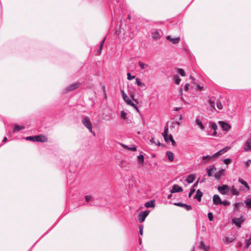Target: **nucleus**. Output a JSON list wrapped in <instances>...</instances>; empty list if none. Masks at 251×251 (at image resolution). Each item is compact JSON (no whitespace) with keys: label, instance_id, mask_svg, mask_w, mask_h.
Returning <instances> with one entry per match:
<instances>
[{"label":"nucleus","instance_id":"obj_25","mask_svg":"<svg viewBox=\"0 0 251 251\" xmlns=\"http://www.w3.org/2000/svg\"><path fill=\"white\" fill-rule=\"evenodd\" d=\"M135 83L138 86L141 87H145V84L144 83H143L141 82L140 78H136L135 80Z\"/></svg>","mask_w":251,"mask_h":251},{"label":"nucleus","instance_id":"obj_63","mask_svg":"<svg viewBox=\"0 0 251 251\" xmlns=\"http://www.w3.org/2000/svg\"><path fill=\"white\" fill-rule=\"evenodd\" d=\"M155 145L157 146H160L161 145V144L159 141H157V142L156 143Z\"/></svg>","mask_w":251,"mask_h":251},{"label":"nucleus","instance_id":"obj_53","mask_svg":"<svg viewBox=\"0 0 251 251\" xmlns=\"http://www.w3.org/2000/svg\"><path fill=\"white\" fill-rule=\"evenodd\" d=\"M203 250L204 251H208L210 249V247L209 246H207L205 245V246L203 248Z\"/></svg>","mask_w":251,"mask_h":251},{"label":"nucleus","instance_id":"obj_35","mask_svg":"<svg viewBox=\"0 0 251 251\" xmlns=\"http://www.w3.org/2000/svg\"><path fill=\"white\" fill-rule=\"evenodd\" d=\"M120 117L123 119L126 120L127 119V114L124 111H122L121 112Z\"/></svg>","mask_w":251,"mask_h":251},{"label":"nucleus","instance_id":"obj_31","mask_svg":"<svg viewBox=\"0 0 251 251\" xmlns=\"http://www.w3.org/2000/svg\"><path fill=\"white\" fill-rule=\"evenodd\" d=\"M210 127L213 130H216V129L217 128V126L216 123H213V122H211L210 123Z\"/></svg>","mask_w":251,"mask_h":251},{"label":"nucleus","instance_id":"obj_62","mask_svg":"<svg viewBox=\"0 0 251 251\" xmlns=\"http://www.w3.org/2000/svg\"><path fill=\"white\" fill-rule=\"evenodd\" d=\"M198 184V181H197L196 182H195L194 184H193V188L197 186V185Z\"/></svg>","mask_w":251,"mask_h":251},{"label":"nucleus","instance_id":"obj_60","mask_svg":"<svg viewBox=\"0 0 251 251\" xmlns=\"http://www.w3.org/2000/svg\"><path fill=\"white\" fill-rule=\"evenodd\" d=\"M121 145L124 147V148H126V149H127L128 148V146H126V145H125L124 144H122Z\"/></svg>","mask_w":251,"mask_h":251},{"label":"nucleus","instance_id":"obj_38","mask_svg":"<svg viewBox=\"0 0 251 251\" xmlns=\"http://www.w3.org/2000/svg\"><path fill=\"white\" fill-rule=\"evenodd\" d=\"M216 156H213V155L211 156L210 155H206L202 156V159H208L209 160H211L213 159V158H216Z\"/></svg>","mask_w":251,"mask_h":251},{"label":"nucleus","instance_id":"obj_9","mask_svg":"<svg viewBox=\"0 0 251 251\" xmlns=\"http://www.w3.org/2000/svg\"><path fill=\"white\" fill-rule=\"evenodd\" d=\"M213 202L215 205L222 204V200L218 195H214L213 197Z\"/></svg>","mask_w":251,"mask_h":251},{"label":"nucleus","instance_id":"obj_11","mask_svg":"<svg viewBox=\"0 0 251 251\" xmlns=\"http://www.w3.org/2000/svg\"><path fill=\"white\" fill-rule=\"evenodd\" d=\"M207 175L208 176H213V174L215 173V171H216V168L214 166H209V168H207Z\"/></svg>","mask_w":251,"mask_h":251},{"label":"nucleus","instance_id":"obj_40","mask_svg":"<svg viewBox=\"0 0 251 251\" xmlns=\"http://www.w3.org/2000/svg\"><path fill=\"white\" fill-rule=\"evenodd\" d=\"M127 79L129 80H132L135 77V75H130V73H128L127 74Z\"/></svg>","mask_w":251,"mask_h":251},{"label":"nucleus","instance_id":"obj_10","mask_svg":"<svg viewBox=\"0 0 251 251\" xmlns=\"http://www.w3.org/2000/svg\"><path fill=\"white\" fill-rule=\"evenodd\" d=\"M219 124H220L222 129L224 131H227L230 128V126L226 123L223 121H220Z\"/></svg>","mask_w":251,"mask_h":251},{"label":"nucleus","instance_id":"obj_51","mask_svg":"<svg viewBox=\"0 0 251 251\" xmlns=\"http://www.w3.org/2000/svg\"><path fill=\"white\" fill-rule=\"evenodd\" d=\"M128 149L130 150L131 151H136L137 150V148L135 146H133V147H132L131 148H129L128 147Z\"/></svg>","mask_w":251,"mask_h":251},{"label":"nucleus","instance_id":"obj_46","mask_svg":"<svg viewBox=\"0 0 251 251\" xmlns=\"http://www.w3.org/2000/svg\"><path fill=\"white\" fill-rule=\"evenodd\" d=\"M241 205V203L240 202H236L234 204V210H236L238 207Z\"/></svg>","mask_w":251,"mask_h":251},{"label":"nucleus","instance_id":"obj_18","mask_svg":"<svg viewBox=\"0 0 251 251\" xmlns=\"http://www.w3.org/2000/svg\"><path fill=\"white\" fill-rule=\"evenodd\" d=\"M203 195V193L201 191L200 189H198L196 192V194L194 197L195 199H197L199 202L201 201V198Z\"/></svg>","mask_w":251,"mask_h":251},{"label":"nucleus","instance_id":"obj_64","mask_svg":"<svg viewBox=\"0 0 251 251\" xmlns=\"http://www.w3.org/2000/svg\"><path fill=\"white\" fill-rule=\"evenodd\" d=\"M178 119H179V121H181V120H182V115H180L179 116V117H178Z\"/></svg>","mask_w":251,"mask_h":251},{"label":"nucleus","instance_id":"obj_54","mask_svg":"<svg viewBox=\"0 0 251 251\" xmlns=\"http://www.w3.org/2000/svg\"><path fill=\"white\" fill-rule=\"evenodd\" d=\"M197 89L198 90L201 91L203 89V87L201 86L200 85L198 84L197 85Z\"/></svg>","mask_w":251,"mask_h":251},{"label":"nucleus","instance_id":"obj_56","mask_svg":"<svg viewBox=\"0 0 251 251\" xmlns=\"http://www.w3.org/2000/svg\"><path fill=\"white\" fill-rule=\"evenodd\" d=\"M101 50L102 49L100 48L97 52V55H100L101 54Z\"/></svg>","mask_w":251,"mask_h":251},{"label":"nucleus","instance_id":"obj_19","mask_svg":"<svg viewBox=\"0 0 251 251\" xmlns=\"http://www.w3.org/2000/svg\"><path fill=\"white\" fill-rule=\"evenodd\" d=\"M234 239L235 238L233 236H231L230 237H226L223 240V241L225 244H228V243L233 242L234 240Z\"/></svg>","mask_w":251,"mask_h":251},{"label":"nucleus","instance_id":"obj_39","mask_svg":"<svg viewBox=\"0 0 251 251\" xmlns=\"http://www.w3.org/2000/svg\"><path fill=\"white\" fill-rule=\"evenodd\" d=\"M216 105H217V107H218V109H219L220 110L223 109V105H222V104L221 102V101H217L216 102Z\"/></svg>","mask_w":251,"mask_h":251},{"label":"nucleus","instance_id":"obj_7","mask_svg":"<svg viewBox=\"0 0 251 251\" xmlns=\"http://www.w3.org/2000/svg\"><path fill=\"white\" fill-rule=\"evenodd\" d=\"M174 205L184 208L187 211H189L192 209V207L191 205H187L185 203H181V202H175V203H174Z\"/></svg>","mask_w":251,"mask_h":251},{"label":"nucleus","instance_id":"obj_8","mask_svg":"<svg viewBox=\"0 0 251 251\" xmlns=\"http://www.w3.org/2000/svg\"><path fill=\"white\" fill-rule=\"evenodd\" d=\"M182 191L183 189L182 188V187H180L177 184H174L171 190V193H174L176 192H182Z\"/></svg>","mask_w":251,"mask_h":251},{"label":"nucleus","instance_id":"obj_3","mask_svg":"<svg viewBox=\"0 0 251 251\" xmlns=\"http://www.w3.org/2000/svg\"><path fill=\"white\" fill-rule=\"evenodd\" d=\"M82 123L90 132L93 133L92 125L88 117H85L82 120Z\"/></svg>","mask_w":251,"mask_h":251},{"label":"nucleus","instance_id":"obj_13","mask_svg":"<svg viewBox=\"0 0 251 251\" xmlns=\"http://www.w3.org/2000/svg\"><path fill=\"white\" fill-rule=\"evenodd\" d=\"M166 39L174 44H177L180 40L179 37L173 38L170 35L167 36Z\"/></svg>","mask_w":251,"mask_h":251},{"label":"nucleus","instance_id":"obj_42","mask_svg":"<svg viewBox=\"0 0 251 251\" xmlns=\"http://www.w3.org/2000/svg\"><path fill=\"white\" fill-rule=\"evenodd\" d=\"M205 246L204 243L203 241H201L199 243V248L201 249H203V248Z\"/></svg>","mask_w":251,"mask_h":251},{"label":"nucleus","instance_id":"obj_29","mask_svg":"<svg viewBox=\"0 0 251 251\" xmlns=\"http://www.w3.org/2000/svg\"><path fill=\"white\" fill-rule=\"evenodd\" d=\"M154 201H148L145 203V205L147 208L153 207H154Z\"/></svg>","mask_w":251,"mask_h":251},{"label":"nucleus","instance_id":"obj_50","mask_svg":"<svg viewBox=\"0 0 251 251\" xmlns=\"http://www.w3.org/2000/svg\"><path fill=\"white\" fill-rule=\"evenodd\" d=\"M85 199L86 201L88 202L91 199V196H86L85 197Z\"/></svg>","mask_w":251,"mask_h":251},{"label":"nucleus","instance_id":"obj_43","mask_svg":"<svg viewBox=\"0 0 251 251\" xmlns=\"http://www.w3.org/2000/svg\"><path fill=\"white\" fill-rule=\"evenodd\" d=\"M223 204L225 206H226V205H229L230 204V202L227 201H226V200H225L224 201H222V204Z\"/></svg>","mask_w":251,"mask_h":251},{"label":"nucleus","instance_id":"obj_4","mask_svg":"<svg viewBox=\"0 0 251 251\" xmlns=\"http://www.w3.org/2000/svg\"><path fill=\"white\" fill-rule=\"evenodd\" d=\"M218 191L223 195H227L230 190L227 185L225 184L218 187Z\"/></svg>","mask_w":251,"mask_h":251},{"label":"nucleus","instance_id":"obj_26","mask_svg":"<svg viewBox=\"0 0 251 251\" xmlns=\"http://www.w3.org/2000/svg\"><path fill=\"white\" fill-rule=\"evenodd\" d=\"M233 195L238 196L239 194V191L235 188L234 186H232L230 189Z\"/></svg>","mask_w":251,"mask_h":251},{"label":"nucleus","instance_id":"obj_48","mask_svg":"<svg viewBox=\"0 0 251 251\" xmlns=\"http://www.w3.org/2000/svg\"><path fill=\"white\" fill-rule=\"evenodd\" d=\"M105 39H106V38L105 37L102 40V41L100 42V49H102L103 48V45H104V43L105 41Z\"/></svg>","mask_w":251,"mask_h":251},{"label":"nucleus","instance_id":"obj_12","mask_svg":"<svg viewBox=\"0 0 251 251\" xmlns=\"http://www.w3.org/2000/svg\"><path fill=\"white\" fill-rule=\"evenodd\" d=\"M244 150L246 151H251V139H249L246 141L244 147Z\"/></svg>","mask_w":251,"mask_h":251},{"label":"nucleus","instance_id":"obj_55","mask_svg":"<svg viewBox=\"0 0 251 251\" xmlns=\"http://www.w3.org/2000/svg\"><path fill=\"white\" fill-rule=\"evenodd\" d=\"M150 141L152 144H156V142H155V139L153 137H151V139L150 140Z\"/></svg>","mask_w":251,"mask_h":251},{"label":"nucleus","instance_id":"obj_1","mask_svg":"<svg viewBox=\"0 0 251 251\" xmlns=\"http://www.w3.org/2000/svg\"><path fill=\"white\" fill-rule=\"evenodd\" d=\"M26 140L31 141L33 142H47V138L43 135H39L34 136H28L25 138Z\"/></svg>","mask_w":251,"mask_h":251},{"label":"nucleus","instance_id":"obj_41","mask_svg":"<svg viewBox=\"0 0 251 251\" xmlns=\"http://www.w3.org/2000/svg\"><path fill=\"white\" fill-rule=\"evenodd\" d=\"M208 218L210 221H212L213 220V215L211 212L208 213Z\"/></svg>","mask_w":251,"mask_h":251},{"label":"nucleus","instance_id":"obj_47","mask_svg":"<svg viewBox=\"0 0 251 251\" xmlns=\"http://www.w3.org/2000/svg\"><path fill=\"white\" fill-rule=\"evenodd\" d=\"M208 102L210 104V106L212 108H214V106H215V103L214 101H212L211 100H208Z\"/></svg>","mask_w":251,"mask_h":251},{"label":"nucleus","instance_id":"obj_45","mask_svg":"<svg viewBox=\"0 0 251 251\" xmlns=\"http://www.w3.org/2000/svg\"><path fill=\"white\" fill-rule=\"evenodd\" d=\"M224 162L226 164H229L231 162V160L229 158H226L224 160Z\"/></svg>","mask_w":251,"mask_h":251},{"label":"nucleus","instance_id":"obj_52","mask_svg":"<svg viewBox=\"0 0 251 251\" xmlns=\"http://www.w3.org/2000/svg\"><path fill=\"white\" fill-rule=\"evenodd\" d=\"M189 86H190V85H189V83H186L185 85L184 89H185V91H188V90Z\"/></svg>","mask_w":251,"mask_h":251},{"label":"nucleus","instance_id":"obj_37","mask_svg":"<svg viewBox=\"0 0 251 251\" xmlns=\"http://www.w3.org/2000/svg\"><path fill=\"white\" fill-rule=\"evenodd\" d=\"M244 164L246 168H248L251 164V160L249 159L248 160L244 162Z\"/></svg>","mask_w":251,"mask_h":251},{"label":"nucleus","instance_id":"obj_23","mask_svg":"<svg viewBox=\"0 0 251 251\" xmlns=\"http://www.w3.org/2000/svg\"><path fill=\"white\" fill-rule=\"evenodd\" d=\"M25 128V126H19L18 125H14L13 131H19Z\"/></svg>","mask_w":251,"mask_h":251},{"label":"nucleus","instance_id":"obj_44","mask_svg":"<svg viewBox=\"0 0 251 251\" xmlns=\"http://www.w3.org/2000/svg\"><path fill=\"white\" fill-rule=\"evenodd\" d=\"M195 190L194 188H191L190 191L188 194V197L189 198H190L191 197V196L192 195V194L195 192Z\"/></svg>","mask_w":251,"mask_h":251},{"label":"nucleus","instance_id":"obj_16","mask_svg":"<svg viewBox=\"0 0 251 251\" xmlns=\"http://www.w3.org/2000/svg\"><path fill=\"white\" fill-rule=\"evenodd\" d=\"M160 31L157 30H153L151 32L152 37L154 39H158L160 37Z\"/></svg>","mask_w":251,"mask_h":251},{"label":"nucleus","instance_id":"obj_34","mask_svg":"<svg viewBox=\"0 0 251 251\" xmlns=\"http://www.w3.org/2000/svg\"><path fill=\"white\" fill-rule=\"evenodd\" d=\"M251 244V235L250 238L246 240V241L245 247L246 248H248Z\"/></svg>","mask_w":251,"mask_h":251},{"label":"nucleus","instance_id":"obj_17","mask_svg":"<svg viewBox=\"0 0 251 251\" xmlns=\"http://www.w3.org/2000/svg\"><path fill=\"white\" fill-rule=\"evenodd\" d=\"M228 149H229V148L228 147L224 148L223 149L221 150L220 151H219L218 152L214 153L213 155V156H216V157H217L219 155H221V154H222L223 153L227 151L228 150Z\"/></svg>","mask_w":251,"mask_h":251},{"label":"nucleus","instance_id":"obj_27","mask_svg":"<svg viewBox=\"0 0 251 251\" xmlns=\"http://www.w3.org/2000/svg\"><path fill=\"white\" fill-rule=\"evenodd\" d=\"M245 203L248 209H251V198H246Z\"/></svg>","mask_w":251,"mask_h":251},{"label":"nucleus","instance_id":"obj_59","mask_svg":"<svg viewBox=\"0 0 251 251\" xmlns=\"http://www.w3.org/2000/svg\"><path fill=\"white\" fill-rule=\"evenodd\" d=\"M7 137H5L3 139L2 142L5 143L7 141Z\"/></svg>","mask_w":251,"mask_h":251},{"label":"nucleus","instance_id":"obj_21","mask_svg":"<svg viewBox=\"0 0 251 251\" xmlns=\"http://www.w3.org/2000/svg\"><path fill=\"white\" fill-rule=\"evenodd\" d=\"M168 127L167 126V127H165L164 128V132L163 133H162V135L164 137V139L165 140V141L166 142H168Z\"/></svg>","mask_w":251,"mask_h":251},{"label":"nucleus","instance_id":"obj_58","mask_svg":"<svg viewBox=\"0 0 251 251\" xmlns=\"http://www.w3.org/2000/svg\"><path fill=\"white\" fill-rule=\"evenodd\" d=\"M172 145L174 146L176 144V142L174 140V139H172V140L171 141Z\"/></svg>","mask_w":251,"mask_h":251},{"label":"nucleus","instance_id":"obj_33","mask_svg":"<svg viewBox=\"0 0 251 251\" xmlns=\"http://www.w3.org/2000/svg\"><path fill=\"white\" fill-rule=\"evenodd\" d=\"M174 80H175V83H176V84H177V85L179 84L180 81H181V79L180 78V77L178 75L175 76Z\"/></svg>","mask_w":251,"mask_h":251},{"label":"nucleus","instance_id":"obj_57","mask_svg":"<svg viewBox=\"0 0 251 251\" xmlns=\"http://www.w3.org/2000/svg\"><path fill=\"white\" fill-rule=\"evenodd\" d=\"M172 139H173V136H172V134H170V135L169 136V139H168V140H169L171 141V140H172Z\"/></svg>","mask_w":251,"mask_h":251},{"label":"nucleus","instance_id":"obj_32","mask_svg":"<svg viewBox=\"0 0 251 251\" xmlns=\"http://www.w3.org/2000/svg\"><path fill=\"white\" fill-rule=\"evenodd\" d=\"M138 64L142 70L144 69L146 67H149L148 64L142 63L141 61H139Z\"/></svg>","mask_w":251,"mask_h":251},{"label":"nucleus","instance_id":"obj_14","mask_svg":"<svg viewBox=\"0 0 251 251\" xmlns=\"http://www.w3.org/2000/svg\"><path fill=\"white\" fill-rule=\"evenodd\" d=\"M225 170L223 169H220L215 173L214 176L217 179H219L221 176H224Z\"/></svg>","mask_w":251,"mask_h":251},{"label":"nucleus","instance_id":"obj_20","mask_svg":"<svg viewBox=\"0 0 251 251\" xmlns=\"http://www.w3.org/2000/svg\"><path fill=\"white\" fill-rule=\"evenodd\" d=\"M195 176L194 175H189L187 178H186V181L188 183H192L195 179Z\"/></svg>","mask_w":251,"mask_h":251},{"label":"nucleus","instance_id":"obj_15","mask_svg":"<svg viewBox=\"0 0 251 251\" xmlns=\"http://www.w3.org/2000/svg\"><path fill=\"white\" fill-rule=\"evenodd\" d=\"M79 85H80L79 83H77V82L72 84L71 85H70L69 87L66 88V91H69L75 90V89H76L77 88H78L79 86Z\"/></svg>","mask_w":251,"mask_h":251},{"label":"nucleus","instance_id":"obj_5","mask_svg":"<svg viewBox=\"0 0 251 251\" xmlns=\"http://www.w3.org/2000/svg\"><path fill=\"white\" fill-rule=\"evenodd\" d=\"M149 210H146L142 211L139 214L138 220L140 223H143L145 221V219L149 215Z\"/></svg>","mask_w":251,"mask_h":251},{"label":"nucleus","instance_id":"obj_2","mask_svg":"<svg viewBox=\"0 0 251 251\" xmlns=\"http://www.w3.org/2000/svg\"><path fill=\"white\" fill-rule=\"evenodd\" d=\"M121 93H122V95L123 99L126 102V103L128 105L134 107L137 111H139L138 107L133 102V101L130 99V98L127 96V95L125 93L124 90H121Z\"/></svg>","mask_w":251,"mask_h":251},{"label":"nucleus","instance_id":"obj_22","mask_svg":"<svg viewBox=\"0 0 251 251\" xmlns=\"http://www.w3.org/2000/svg\"><path fill=\"white\" fill-rule=\"evenodd\" d=\"M238 181L240 183H241L242 185H244L248 190H249L250 189L249 185L248 184L246 181L244 180L243 179L240 177L238 179Z\"/></svg>","mask_w":251,"mask_h":251},{"label":"nucleus","instance_id":"obj_28","mask_svg":"<svg viewBox=\"0 0 251 251\" xmlns=\"http://www.w3.org/2000/svg\"><path fill=\"white\" fill-rule=\"evenodd\" d=\"M196 123L201 130H203L204 129V127L200 119H197Z\"/></svg>","mask_w":251,"mask_h":251},{"label":"nucleus","instance_id":"obj_30","mask_svg":"<svg viewBox=\"0 0 251 251\" xmlns=\"http://www.w3.org/2000/svg\"><path fill=\"white\" fill-rule=\"evenodd\" d=\"M138 160L140 164H142L144 161V158L143 155H140L138 156Z\"/></svg>","mask_w":251,"mask_h":251},{"label":"nucleus","instance_id":"obj_49","mask_svg":"<svg viewBox=\"0 0 251 251\" xmlns=\"http://www.w3.org/2000/svg\"><path fill=\"white\" fill-rule=\"evenodd\" d=\"M139 232L141 235H143V226H139Z\"/></svg>","mask_w":251,"mask_h":251},{"label":"nucleus","instance_id":"obj_61","mask_svg":"<svg viewBox=\"0 0 251 251\" xmlns=\"http://www.w3.org/2000/svg\"><path fill=\"white\" fill-rule=\"evenodd\" d=\"M121 145L124 147V148H126V149H127L128 148V146H126V145H125L124 144H122Z\"/></svg>","mask_w":251,"mask_h":251},{"label":"nucleus","instance_id":"obj_6","mask_svg":"<svg viewBox=\"0 0 251 251\" xmlns=\"http://www.w3.org/2000/svg\"><path fill=\"white\" fill-rule=\"evenodd\" d=\"M244 221L243 217L240 218H234L232 219L233 223H234L237 227H240L241 224Z\"/></svg>","mask_w":251,"mask_h":251},{"label":"nucleus","instance_id":"obj_36","mask_svg":"<svg viewBox=\"0 0 251 251\" xmlns=\"http://www.w3.org/2000/svg\"><path fill=\"white\" fill-rule=\"evenodd\" d=\"M177 72L182 76H184L185 75V73L182 69H178Z\"/></svg>","mask_w":251,"mask_h":251},{"label":"nucleus","instance_id":"obj_24","mask_svg":"<svg viewBox=\"0 0 251 251\" xmlns=\"http://www.w3.org/2000/svg\"><path fill=\"white\" fill-rule=\"evenodd\" d=\"M166 155L170 161L172 162L174 160V154L172 151H167Z\"/></svg>","mask_w":251,"mask_h":251}]
</instances>
